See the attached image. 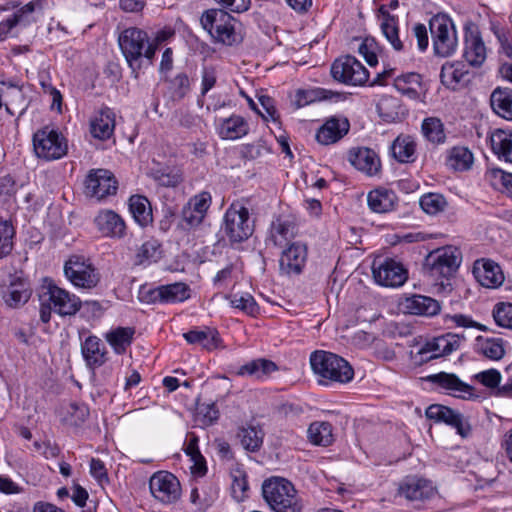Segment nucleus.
Wrapping results in <instances>:
<instances>
[{
	"instance_id": "1",
	"label": "nucleus",
	"mask_w": 512,
	"mask_h": 512,
	"mask_svg": "<svg viewBox=\"0 0 512 512\" xmlns=\"http://www.w3.org/2000/svg\"><path fill=\"white\" fill-rule=\"evenodd\" d=\"M310 365L318 382L322 385L335 382L340 384L349 383L354 377V369L343 357L323 351H314L310 355Z\"/></svg>"
},
{
	"instance_id": "2",
	"label": "nucleus",
	"mask_w": 512,
	"mask_h": 512,
	"mask_svg": "<svg viewBox=\"0 0 512 512\" xmlns=\"http://www.w3.org/2000/svg\"><path fill=\"white\" fill-rule=\"evenodd\" d=\"M118 42L120 49L132 71L135 73L142 67V59L151 65L156 53L155 45H150L146 31L138 27H130L123 30Z\"/></svg>"
},
{
	"instance_id": "3",
	"label": "nucleus",
	"mask_w": 512,
	"mask_h": 512,
	"mask_svg": "<svg viewBox=\"0 0 512 512\" xmlns=\"http://www.w3.org/2000/svg\"><path fill=\"white\" fill-rule=\"evenodd\" d=\"M262 493L265 501L275 512H302L303 503L293 484L280 477L264 481Z\"/></svg>"
},
{
	"instance_id": "4",
	"label": "nucleus",
	"mask_w": 512,
	"mask_h": 512,
	"mask_svg": "<svg viewBox=\"0 0 512 512\" xmlns=\"http://www.w3.org/2000/svg\"><path fill=\"white\" fill-rule=\"evenodd\" d=\"M201 25L214 42L231 46L240 38L235 29V19L222 9H211L201 16Z\"/></svg>"
},
{
	"instance_id": "5",
	"label": "nucleus",
	"mask_w": 512,
	"mask_h": 512,
	"mask_svg": "<svg viewBox=\"0 0 512 512\" xmlns=\"http://www.w3.org/2000/svg\"><path fill=\"white\" fill-rule=\"evenodd\" d=\"M253 231L254 224L248 208L239 203L231 204L224 216V232L229 241L232 244L246 241Z\"/></svg>"
},
{
	"instance_id": "6",
	"label": "nucleus",
	"mask_w": 512,
	"mask_h": 512,
	"mask_svg": "<svg viewBox=\"0 0 512 512\" xmlns=\"http://www.w3.org/2000/svg\"><path fill=\"white\" fill-rule=\"evenodd\" d=\"M462 255L458 248L445 246L431 251L425 258V266L435 278L449 279L459 268Z\"/></svg>"
},
{
	"instance_id": "7",
	"label": "nucleus",
	"mask_w": 512,
	"mask_h": 512,
	"mask_svg": "<svg viewBox=\"0 0 512 512\" xmlns=\"http://www.w3.org/2000/svg\"><path fill=\"white\" fill-rule=\"evenodd\" d=\"M33 147L37 157L46 161L60 159L68 151L67 140L64 136L48 126L34 133Z\"/></svg>"
},
{
	"instance_id": "8",
	"label": "nucleus",
	"mask_w": 512,
	"mask_h": 512,
	"mask_svg": "<svg viewBox=\"0 0 512 512\" xmlns=\"http://www.w3.org/2000/svg\"><path fill=\"white\" fill-rule=\"evenodd\" d=\"M435 54L450 56L456 49L457 36L453 22L446 15L438 14L429 22Z\"/></svg>"
},
{
	"instance_id": "9",
	"label": "nucleus",
	"mask_w": 512,
	"mask_h": 512,
	"mask_svg": "<svg viewBox=\"0 0 512 512\" xmlns=\"http://www.w3.org/2000/svg\"><path fill=\"white\" fill-rule=\"evenodd\" d=\"M333 79L337 82L363 86L369 80V72L354 56H344L336 59L330 69Z\"/></svg>"
},
{
	"instance_id": "10",
	"label": "nucleus",
	"mask_w": 512,
	"mask_h": 512,
	"mask_svg": "<svg viewBox=\"0 0 512 512\" xmlns=\"http://www.w3.org/2000/svg\"><path fill=\"white\" fill-rule=\"evenodd\" d=\"M64 275L78 288L91 289L99 282L96 268L82 256L73 255L65 262Z\"/></svg>"
},
{
	"instance_id": "11",
	"label": "nucleus",
	"mask_w": 512,
	"mask_h": 512,
	"mask_svg": "<svg viewBox=\"0 0 512 512\" xmlns=\"http://www.w3.org/2000/svg\"><path fill=\"white\" fill-rule=\"evenodd\" d=\"M372 273L376 283L384 287H400L408 279V272L403 264L391 258L375 260Z\"/></svg>"
},
{
	"instance_id": "12",
	"label": "nucleus",
	"mask_w": 512,
	"mask_h": 512,
	"mask_svg": "<svg viewBox=\"0 0 512 512\" xmlns=\"http://www.w3.org/2000/svg\"><path fill=\"white\" fill-rule=\"evenodd\" d=\"M118 182L113 173L107 169H92L85 179V193L87 196L102 200L115 195Z\"/></svg>"
},
{
	"instance_id": "13",
	"label": "nucleus",
	"mask_w": 512,
	"mask_h": 512,
	"mask_svg": "<svg viewBox=\"0 0 512 512\" xmlns=\"http://www.w3.org/2000/svg\"><path fill=\"white\" fill-rule=\"evenodd\" d=\"M425 379L430 382L436 390L447 395L461 399H470L474 396V388L463 382L456 374L439 372L428 375Z\"/></svg>"
},
{
	"instance_id": "14",
	"label": "nucleus",
	"mask_w": 512,
	"mask_h": 512,
	"mask_svg": "<svg viewBox=\"0 0 512 512\" xmlns=\"http://www.w3.org/2000/svg\"><path fill=\"white\" fill-rule=\"evenodd\" d=\"M149 488L153 497L164 504L174 503L181 495L178 479L169 472L155 473L150 478Z\"/></svg>"
},
{
	"instance_id": "15",
	"label": "nucleus",
	"mask_w": 512,
	"mask_h": 512,
	"mask_svg": "<svg viewBox=\"0 0 512 512\" xmlns=\"http://www.w3.org/2000/svg\"><path fill=\"white\" fill-rule=\"evenodd\" d=\"M211 203V194L206 191L190 198L181 212V226L187 230L198 227L203 222Z\"/></svg>"
},
{
	"instance_id": "16",
	"label": "nucleus",
	"mask_w": 512,
	"mask_h": 512,
	"mask_svg": "<svg viewBox=\"0 0 512 512\" xmlns=\"http://www.w3.org/2000/svg\"><path fill=\"white\" fill-rule=\"evenodd\" d=\"M425 415L428 419L435 422H443L455 428L457 433L463 438L467 437L471 432V426L467 419L460 412L447 406L432 404L426 409Z\"/></svg>"
},
{
	"instance_id": "17",
	"label": "nucleus",
	"mask_w": 512,
	"mask_h": 512,
	"mask_svg": "<svg viewBox=\"0 0 512 512\" xmlns=\"http://www.w3.org/2000/svg\"><path fill=\"white\" fill-rule=\"evenodd\" d=\"M48 301L53 306V311L60 316H73L82 306L78 296L69 291L51 284L47 288Z\"/></svg>"
},
{
	"instance_id": "18",
	"label": "nucleus",
	"mask_w": 512,
	"mask_h": 512,
	"mask_svg": "<svg viewBox=\"0 0 512 512\" xmlns=\"http://www.w3.org/2000/svg\"><path fill=\"white\" fill-rule=\"evenodd\" d=\"M307 260V247L301 242H293L286 247L280 256L279 267L286 275H298L302 272Z\"/></svg>"
},
{
	"instance_id": "19",
	"label": "nucleus",
	"mask_w": 512,
	"mask_h": 512,
	"mask_svg": "<svg viewBox=\"0 0 512 512\" xmlns=\"http://www.w3.org/2000/svg\"><path fill=\"white\" fill-rule=\"evenodd\" d=\"M465 339L463 334L447 333L427 342L419 351L421 355L431 353L426 359H435L446 356L459 349L461 342Z\"/></svg>"
},
{
	"instance_id": "20",
	"label": "nucleus",
	"mask_w": 512,
	"mask_h": 512,
	"mask_svg": "<svg viewBox=\"0 0 512 512\" xmlns=\"http://www.w3.org/2000/svg\"><path fill=\"white\" fill-rule=\"evenodd\" d=\"M94 223L105 237L121 239L126 235L127 226L124 219L113 210L100 211Z\"/></svg>"
},
{
	"instance_id": "21",
	"label": "nucleus",
	"mask_w": 512,
	"mask_h": 512,
	"mask_svg": "<svg viewBox=\"0 0 512 512\" xmlns=\"http://www.w3.org/2000/svg\"><path fill=\"white\" fill-rule=\"evenodd\" d=\"M31 296L28 282L18 276H10L9 284L2 287V298L7 306L17 308L25 304Z\"/></svg>"
},
{
	"instance_id": "22",
	"label": "nucleus",
	"mask_w": 512,
	"mask_h": 512,
	"mask_svg": "<svg viewBox=\"0 0 512 512\" xmlns=\"http://www.w3.org/2000/svg\"><path fill=\"white\" fill-rule=\"evenodd\" d=\"M403 311L407 314L431 317L441 310L440 303L428 296L414 294L401 302Z\"/></svg>"
},
{
	"instance_id": "23",
	"label": "nucleus",
	"mask_w": 512,
	"mask_h": 512,
	"mask_svg": "<svg viewBox=\"0 0 512 512\" xmlns=\"http://www.w3.org/2000/svg\"><path fill=\"white\" fill-rule=\"evenodd\" d=\"M398 492L407 500L418 501L431 498L435 494V488L430 481L408 477L400 484Z\"/></svg>"
},
{
	"instance_id": "24",
	"label": "nucleus",
	"mask_w": 512,
	"mask_h": 512,
	"mask_svg": "<svg viewBox=\"0 0 512 512\" xmlns=\"http://www.w3.org/2000/svg\"><path fill=\"white\" fill-rule=\"evenodd\" d=\"M473 272L478 282L487 288L498 287L504 281L500 266L491 260H477Z\"/></svg>"
},
{
	"instance_id": "25",
	"label": "nucleus",
	"mask_w": 512,
	"mask_h": 512,
	"mask_svg": "<svg viewBox=\"0 0 512 512\" xmlns=\"http://www.w3.org/2000/svg\"><path fill=\"white\" fill-rule=\"evenodd\" d=\"M115 129V113L109 107L100 108L90 122V131L93 137L106 140L109 139Z\"/></svg>"
},
{
	"instance_id": "26",
	"label": "nucleus",
	"mask_w": 512,
	"mask_h": 512,
	"mask_svg": "<svg viewBox=\"0 0 512 512\" xmlns=\"http://www.w3.org/2000/svg\"><path fill=\"white\" fill-rule=\"evenodd\" d=\"M349 127V122L345 118H330L319 128L316 139L323 145L336 143L348 133Z\"/></svg>"
},
{
	"instance_id": "27",
	"label": "nucleus",
	"mask_w": 512,
	"mask_h": 512,
	"mask_svg": "<svg viewBox=\"0 0 512 512\" xmlns=\"http://www.w3.org/2000/svg\"><path fill=\"white\" fill-rule=\"evenodd\" d=\"M349 162L359 171L374 175L380 169V160L376 153L369 148H356L349 151Z\"/></svg>"
},
{
	"instance_id": "28",
	"label": "nucleus",
	"mask_w": 512,
	"mask_h": 512,
	"mask_svg": "<svg viewBox=\"0 0 512 512\" xmlns=\"http://www.w3.org/2000/svg\"><path fill=\"white\" fill-rule=\"evenodd\" d=\"M81 353L86 365L95 369L102 366L107 360V350L101 340L94 335L88 336L81 344Z\"/></svg>"
},
{
	"instance_id": "29",
	"label": "nucleus",
	"mask_w": 512,
	"mask_h": 512,
	"mask_svg": "<svg viewBox=\"0 0 512 512\" xmlns=\"http://www.w3.org/2000/svg\"><path fill=\"white\" fill-rule=\"evenodd\" d=\"M469 72L462 62L446 63L441 69V82L449 89L456 90L469 81Z\"/></svg>"
},
{
	"instance_id": "30",
	"label": "nucleus",
	"mask_w": 512,
	"mask_h": 512,
	"mask_svg": "<svg viewBox=\"0 0 512 512\" xmlns=\"http://www.w3.org/2000/svg\"><path fill=\"white\" fill-rule=\"evenodd\" d=\"M217 131L222 139L236 140L248 134L249 124L242 116L231 115L219 120Z\"/></svg>"
},
{
	"instance_id": "31",
	"label": "nucleus",
	"mask_w": 512,
	"mask_h": 512,
	"mask_svg": "<svg viewBox=\"0 0 512 512\" xmlns=\"http://www.w3.org/2000/svg\"><path fill=\"white\" fill-rule=\"evenodd\" d=\"M189 287L180 282L160 286L152 291L153 300L163 303L183 302L190 297Z\"/></svg>"
},
{
	"instance_id": "32",
	"label": "nucleus",
	"mask_w": 512,
	"mask_h": 512,
	"mask_svg": "<svg viewBox=\"0 0 512 512\" xmlns=\"http://www.w3.org/2000/svg\"><path fill=\"white\" fill-rule=\"evenodd\" d=\"M492 110L505 120H512V89L506 87L495 88L490 95Z\"/></svg>"
},
{
	"instance_id": "33",
	"label": "nucleus",
	"mask_w": 512,
	"mask_h": 512,
	"mask_svg": "<svg viewBox=\"0 0 512 512\" xmlns=\"http://www.w3.org/2000/svg\"><path fill=\"white\" fill-rule=\"evenodd\" d=\"M394 87L409 99L417 100L422 91V78L418 73L410 72L394 78Z\"/></svg>"
},
{
	"instance_id": "34",
	"label": "nucleus",
	"mask_w": 512,
	"mask_h": 512,
	"mask_svg": "<svg viewBox=\"0 0 512 512\" xmlns=\"http://www.w3.org/2000/svg\"><path fill=\"white\" fill-rule=\"evenodd\" d=\"M296 236L295 225L289 221L277 219L269 230L268 242L276 247L287 246Z\"/></svg>"
},
{
	"instance_id": "35",
	"label": "nucleus",
	"mask_w": 512,
	"mask_h": 512,
	"mask_svg": "<svg viewBox=\"0 0 512 512\" xmlns=\"http://www.w3.org/2000/svg\"><path fill=\"white\" fill-rule=\"evenodd\" d=\"M183 337L189 344L200 345L207 350L216 349L220 343L219 333L209 327L189 330L183 334Z\"/></svg>"
},
{
	"instance_id": "36",
	"label": "nucleus",
	"mask_w": 512,
	"mask_h": 512,
	"mask_svg": "<svg viewBox=\"0 0 512 512\" xmlns=\"http://www.w3.org/2000/svg\"><path fill=\"white\" fill-rule=\"evenodd\" d=\"M129 210L135 222L141 227H146L152 223V208L146 197L141 195L131 196L129 198Z\"/></svg>"
},
{
	"instance_id": "37",
	"label": "nucleus",
	"mask_w": 512,
	"mask_h": 512,
	"mask_svg": "<svg viewBox=\"0 0 512 512\" xmlns=\"http://www.w3.org/2000/svg\"><path fill=\"white\" fill-rule=\"evenodd\" d=\"M278 369L277 365L268 359L259 358L242 365L238 371L239 376H251L262 380Z\"/></svg>"
},
{
	"instance_id": "38",
	"label": "nucleus",
	"mask_w": 512,
	"mask_h": 512,
	"mask_svg": "<svg viewBox=\"0 0 512 512\" xmlns=\"http://www.w3.org/2000/svg\"><path fill=\"white\" fill-rule=\"evenodd\" d=\"M463 56L473 67H480L484 63L487 56L486 47L480 36L470 35L466 38Z\"/></svg>"
},
{
	"instance_id": "39",
	"label": "nucleus",
	"mask_w": 512,
	"mask_h": 512,
	"mask_svg": "<svg viewBox=\"0 0 512 512\" xmlns=\"http://www.w3.org/2000/svg\"><path fill=\"white\" fill-rule=\"evenodd\" d=\"M391 150L397 161L410 163L415 160L416 142L410 135H399L393 141Z\"/></svg>"
},
{
	"instance_id": "40",
	"label": "nucleus",
	"mask_w": 512,
	"mask_h": 512,
	"mask_svg": "<svg viewBox=\"0 0 512 512\" xmlns=\"http://www.w3.org/2000/svg\"><path fill=\"white\" fill-rule=\"evenodd\" d=\"M491 146L499 159L512 163V132L496 130L491 136Z\"/></svg>"
},
{
	"instance_id": "41",
	"label": "nucleus",
	"mask_w": 512,
	"mask_h": 512,
	"mask_svg": "<svg viewBox=\"0 0 512 512\" xmlns=\"http://www.w3.org/2000/svg\"><path fill=\"white\" fill-rule=\"evenodd\" d=\"M367 201L372 211L386 213L394 208L396 196L391 190L376 189L368 194Z\"/></svg>"
},
{
	"instance_id": "42",
	"label": "nucleus",
	"mask_w": 512,
	"mask_h": 512,
	"mask_svg": "<svg viewBox=\"0 0 512 512\" xmlns=\"http://www.w3.org/2000/svg\"><path fill=\"white\" fill-rule=\"evenodd\" d=\"M134 333V328L117 327L106 334V340L116 354H124L132 343Z\"/></svg>"
},
{
	"instance_id": "43",
	"label": "nucleus",
	"mask_w": 512,
	"mask_h": 512,
	"mask_svg": "<svg viewBox=\"0 0 512 512\" xmlns=\"http://www.w3.org/2000/svg\"><path fill=\"white\" fill-rule=\"evenodd\" d=\"M307 435L309 441L314 445L328 446L333 442L332 425L329 422L311 423Z\"/></svg>"
},
{
	"instance_id": "44",
	"label": "nucleus",
	"mask_w": 512,
	"mask_h": 512,
	"mask_svg": "<svg viewBox=\"0 0 512 512\" xmlns=\"http://www.w3.org/2000/svg\"><path fill=\"white\" fill-rule=\"evenodd\" d=\"M423 136L432 144L439 145L446 141L444 124L437 117L425 118L421 125Z\"/></svg>"
},
{
	"instance_id": "45",
	"label": "nucleus",
	"mask_w": 512,
	"mask_h": 512,
	"mask_svg": "<svg viewBox=\"0 0 512 512\" xmlns=\"http://www.w3.org/2000/svg\"><path fill=\"white\" fill-rule=\"evenodd\" d=\"M237 435L243 448L249 452L258 451L263 444L264 432L260 427H242Z\"/></svg>"
},
{
	"instance_id": "46",
	"label": "nucleus",
	"mask_w": 512,
	"mask_h": 512,
	"mask_svg": "<svg viewBox=\"0 0 512 512\" xmlns=\"http://www.w3.org/2000/svg\"><path fill=\"white\" fill-rule=\"evenodd\" d=\"M476 346L479 353L491 360H500L505 354L503 340L500 338L478 336Z\"/></svg>"
},
{
	"instance_id": "47",
	"label": "nucleus",
	"mask_w": 512,
	"mask_h": 512,
	"mask_svg": "<svg viewBox=\"0 0 512 512\" xmlns=\"http://www.w3.org/2000/svg\"><path fill=\"white\" fill-rule=\"evenodd\" d=\"M184 451L186 455L190 457V460L193 462V465L191 466L192 473L197 474L199 476H203L207 471V467L206 461L198 448L197 436H195L194 434H191L189 436Z\"/></svg>"
},
{
	"instance_id": "48",
	"label": "nucleus",
	"mask_w": 512,
	"mask_h": 512,
	"mask_svg": "<svg viewBox=\"0 0 512 512\" xmlns=\"http://www.w3.org/2000/svg\"><path fill=\"white\" fill-rule=\"evenodd\" d=\"M448 164L451 168L457 171L468 170L473 164V154L466 147H453L449 152Z\"/></svg>"
},
{
	"instance_id": "49",
	"label": "nucleus",
	"mask_w": 512,
	"mask_h": 512,
	"mask_svg": "<svg viewBox=\"0 0 512 512\" xmlns=\"http://www.w3.org/2000/svg\"><path fill=\"white\" fill-rule=\"evenodd\" d=\"M161 257V244L158 240L150 238L145 241L136 253V264L156 262Z\"/></svg>"
},
{
	"instance_id": "50",
	"label": "nucleus",
	"mask_w": 512,
	"mask_h": 512,
	"mask_svg": "<svg viewBox=\"0 0 512 512\" xmlns=\"http://www.w3.org/2000/svg\"><path fill=\"white\" fill-rule=\"evenodd\" d=\"M485 178L494 188L503 190L512 197V173L493 168L486 172Z\"/></svg>"
},
{
	"instance_id": "51",
	"label": "nucleus",
	"mask_w": 512,
	"mask_h": 512,
	"mask_svg": "<svg viewBox=\"0 0 512 512\" xmlns=\"http://www.w3.org/2000/svg\"><path fill=\"white\" fill-rule=\"evenodd\" d=\"M4 106L10 115H23L27 105L22 88H14L11 92H5Z\"/></svg>"
},
{
	"instance_id": "52",
	"label": "nucleus",
	"mask_w": 512,
	"mask_h": 512,
	"mask_svg": "<svg viewBox=\"0 0 512 512\" xmlns=\"http://www.w3.org/2000/svg\"><path fill=\"white\" fill-rule=\"evenodd\" d=\"M422 210L429 215H436L443 212L447 207V201L442 194L427 193L419 200Z\"/></svg>"
},
{
	"instance_id": "53",
	"label": "nucleus",
	"mask_w": 512,
	"mask_h": 512,
	"mask_svg": "<svg viewBox=\"0 0 512 512\" xmlns=\"http://www.w3.org/2000/svg\"><path fill=\"white\" fill-rule=\"evenodd\" d=\"M226 298L232 307L243 311L249 316H255L259 311L255 299L249 293L233 294L226 296Z\"/></svg>"
},
{
	"instance_id": "54",
	"label": "nucleus",
	"mask_w": 512,
	"mask_h": 512,
	"mask_svg": "<svg viewBox=\"0 0 512 512\" xmlns=\"http://www.w3.org/2000/svg\"><path fill=\"white\" fill-rule=\"evenodd\" d=\"M150 175L155 181L165 187H175L182 181L179 171L169 167L152 169Z\"/></svg>"
},
{
	"instance_id": "55",
	"label": "nucleus",
	"mask_w": 512,
	"mask_h": 512,
	"mask_svg": "<svg viewBox=\"0 0 512 512\" xmlns=\"http://www.w3.org/2000/svg\"><path fill=\"white\" fill-rule=\"evenodd\" d=\"M381 32L396 51L404 49V43L399 37V18L389 19L388 22L380 23Z\"/></svg>"
},
{
	"instance_id": "56",
	"label": "nucleus",
	"mask_w": 512,
	"mask_h": 512,
	"mask_svg": "<svg viewBox=\"0 0 512 512\" xmlns=\"http://www.w3.org/2000/svg\"><path fill=\"white\" fill-rule=\"evenodd\" d=\"M444 323L447 328L461 327V328H476L481 331H486V326L474 321L470 316L464 314H447L444 317Z\"/></svg>"
},
{
	"instance_id": "57",
	"label": "nucleus",
	"mask_w": 512,
	"mask_h": 512,
	"mask_svg": "<svg viewBox=\"0 0 512 512\" xmlns=\"http://www.w3.org/2000/svg\"><path fill=\"white\" fill-rule=\"evenodd\" d=\"M272 152L266 141L260 139L256 142L246 144L242 148V156L248 160H255L264 157Z\"/></svg>"
},
{
	"instance_id": "58",
	"label": "nucleus",
	"mask_w": 512,
	"mask_h": 512,
	"mask_svg": "<svg viewBox=\"0 0 512 512\" xmlns=\"http://www.w3.org/2000/svg\"><path fill=\"white\" fill-rule=\"evenodd\" d=\"M13 226L8 221L0 220V258L8 255L13 248Z\"/></svg>"
},
{
	"instance_id": "59",
	"label": "nucleus",
	"mask_w": 512,
	"mask_h": 512,
	"mask_svg": "<svg viewBox=\"0 0 512 512\" xmlns=\"http://www.w3.org/2000/svg\"><path fill=\"white\" fill-rule=\"evenodd\" d=\"M493 318L500 327L512 329V303H498L493 309Z\"/></svg>"
},
{
	"instance_id": "60",
	"label": "nucleus",
	"mask_w": 512,
	"mask_h": 512,
	"mask_svg": "<svg viewBox=\"0 0 512 512\" xmlns=\"http://www.w3.org/2000/svg\"><path fill=\"white\" fill-rule=\"evenodd\" d=\"M66 421L70 425L79 426L85 422L89 416V409L85 404L71 403L67 409Z\"/></svg>"
},
{
	"instance_id": "61",
	"label": "nucleus",
	"mask_w": 512,
	"mask_h": 512,
	"mask_svg": "<svg viewBox=\"0 0 512 512\" xmlns=\"http://www.w3.org/2000/svg\"><path fill=\"white\" fill-rule=\"evenodd\" d=\"M231 490L232 496L236 501L240 502L245 499L248 490V482L243 472L237 471V474L233 475Z\"/></svg>"
},
{
	"instance_id": "62",
	"label": "nucleus",
	"mask_w": 512,
	"mask_h": 512,
	"mask_svg": "<svg viewBox=\"0 0 512 512\" xmlns=\"http://www.w3.org/2000/svg\"><path fill=\"white\" fill-rule=\"evenodd\" d=\"M219 417V411L214 403L202 404L197 408V418L204 426L213 424Z\"/></svg>"
},
{
	"instance_id": "63",
	"label": "nucleus",
	"mask_w": 512,
	"mask_h": 512,
	"mask_svg": "<svg viewBox=\"0 0 512 512\" xmlns=\"http://www.w3.org/2000/svg\"><path fill=\"white\" fill-rule=\"evenodd\" d=\"M475 378L485 387L498 389L501 381V373L496 369H489L476 374Z\"/></svg>"
},
{
	"instance_id": "64",
	"label": "nucleus",
	"mask_w": 512,
	"mask_h": 512,
	"mask_svg": "<svg viewBox=\"0 0 512 512\" xmlns=\"http://www.w3.org/2000/svg\"><path fill=\"white\" fill-rule=\"evenodd\" d=\"M201 96L206 95L216 84L217 74L213 67H204L201 77Z\"/></svg>"
}]
</instances>
